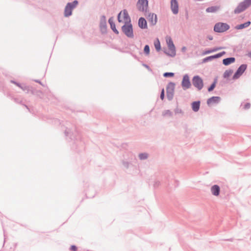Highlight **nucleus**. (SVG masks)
I'll use <instances>...</instances> for the list:
<instances>
[{"mask_svg": "<svg viewBox=\"0 0 251 251\" xmlns=\"http://www.w3.org/2000/svg\"><path fill=\"white\" fill-rule=\"evenodd\" d=\"M209 39L210 40H212V37H209Z\"/></svg>", "mask_w": 251, "mask_h": 251, "instance_id": "c9c22d12", "label": "nucleus"}, {"mask_svg": "<svg viewBox=\"0 0 251 251\" xmlns=\"http://www.w3.org/2000/svg\"><path fill=\"white\" fill-rule=\"evenodd\" d=\"M220 100L221 98L220 97H212L207 100V104L210 106H212L218 103Z\"/></svg>", "mask_w": 251, "mask_h": 251, "instance_id": "9d476101", "label": "nucleus"}, {"mask_svg": "<svg viewBox=\"0 0 251 251\" xmlns=\"http://www.w3.org/2000/svg\"><path fill=\"white\" fill-rule=\"evenodd\" d=\"M122 30L124 33L128 37H133V29L131 23L124 25L122 26Z\"/></svg>", "mask_w": 251, "mask_h": 251, "instance_id": "39448f33", "label": "nucleus"}, {"mask_svg": "<svg viewBox=\"0 0 251 251\" xmlns=\"http://www.w3.org/2000/svg\"><path fill=\"white\" fill-rule=\"evenodd\" d=\"M215 86H216V82H214L210 86V87L208 88V91L210 92V91H212L214 89V88L215 87Z\"/></svg>", "mask_w": 251, "mask_h": 251, "instance_id": "bb28decb", "label": "nucleus"}, {"mask_svg": "<svg viewBox=\"0 0 251 251\" xmlns=\"http://www.w3.org/2000/svg\"><path fill=\"white\" fill-rule=\"evenodd\" d=\"M139 26L142 28H145L147 27V22L143 18H140L138 22Z\"/></svg>", "mask_w": 251, "mask_h": 251, "instance_id": "2eb2a0df", "label": "nucleus"}, {"mask_svg": "<svg viewBox=\"0 0 251 251\" xmlns=\"http://www.w3.org/2000/svg\"><path fill=\"white\" fill-rule=\"evenodd\" d=\"M163 114L164 116L169 115V116H171V112L169 111H166L164 112Z\"/></svg>", "mask_w": 251, "mask_h": 251, "instance_id": "2f4dec72", "label": "nucleus"}, {"mask_svg": "<svg viewBox=\"0 0 251 251\" xmlns=\"http://www.w3.org/2000/svg\"><path fill=\"white\" fill-rule=\"evenodd\" d=\"M118 19L119 23L124 24V25L130 23V18L127 13V12L124 10L121 11L118 15Z\"/></svg>", "mask_w": 251, "mask_h": 251, "instance_id": "f257e3e1", "label": "nucleus"}, {"mask_svg": "<svg viewBox=\"0 0 251 251\" xmlns=\"http://www.w3.org/2000/svg\"><path fill=\"white\" fill-rule=\"evenodd\" d=\"M154 47L158 51L160 50V49H161L160 44V42L158 39H156L154 41Z\"/></svg>", "mask_w": 251, "mask_h": 251, "instance_id": "4be33fe9", "label": "nucleus"}, {"mask_svg": "<svg viewBox=\"0 0 251 251\" xmlns=\"http://www.w3.org/2000/svg\"><path fill=\"white\" fill-rule=\"evenodd\" d=\"M233 73V71L231 70H226L224 74V76L225 78H227L230 76Z\"/></svg>", "mask_w": 251, "mask_h": 251, "instance_id": "5701e85b", "label": "nucleus"}, {"mask_svg": "<svg viewBox=\"0 0 251 251\" xmlns=\"http://www.w3.org/2000/svg\"><path fill=\"white\" fill-rule=\"evenodd\" d=\"M225 53H226V52L225 51H223L222 52L216 54L215 55L209 56V57H207L206 58H205V60H211V59H212L218 58L221 57L223 55H224Z\"/></svg>", "mask_w": 251, "mask_h": 251, "instance_id": "dca6fc26", "label": "nucleus"}, {"mask_svg": "<svg viewBox=\"0 0 251 251\" xmlns=\"http://www.w3.org/2000/svg\"><path fill=\"white\" fill-rule=\"evenodd\" d=\"M164 97V89H163L162 90L161 93L160 98H161V100H163Z\"/></svg>", "mask_w": 251, "mask_h": 251, "instance_id": "c756f323", "label": "nucleus"}, {"mask_svg": "<svg viewBox=\"0 0 251 251\" xmlns=\"http://www.w3.org/2000/svg\"><path fill=\"white\" fill-rule=\"evenodd\" d=\"M235 59L234 57H230L224 59L223 61V64L225 65H228L233 62H234Z\"/></svg>", "mask_w": 251, "mask_h": 251, "instance_id": "f3484780", "label": "nucleus"}, {"mask_svg": "<svg viewBox=\"0 0 251 251\" xmlns=\"http://www.w3.org/2000/svg\"><path fill=\"white\" fill-rule=\"evenodd\" d=\"M229 28V26L223 23H218L214 26V30L215 31L217 32H223L228 30Z\"/></svg>", "mask_w": 251, "mask_h": 251, "instance_id": "20e7f679", "label": "nucleus"}, {"mask_svg": "<svg viewBox=\"0 0 251 251\" xmlns=\"http://www.w3.org/2000/svg\"><path fill=\"white\" fill-rule=\"evenodd\" d=\"M193 84L196 87L198 90H201L203 86V80L199 76H195L192 79Z\"/></svg>", "mask_w": 251, "mask_h": 251, "instance_id": "423d86ee", "label": "nucleus"}, {"mask_svg": "<svg viewBox=\"0 0 251 251\" xmlns=\"http://www.w3.org/2000/svg\"><path fill=\"white\" fill-rule=\"evenodd\" d=\"M71 250L73 251H76L77 250V248L75 246V245H72L71 247Z\"/></svg>", "mask_w": 251, "mask_h": 251, "instance_id": "7c9ffc66", "label": "nucleus"}, {"mask_svg": "<svg viewBox=\"0 0 251 251\" xmlns=\"http://www.w3.org/2000/svg\"><path fill=\"white\" fill-rule=\"evenodd\" d=\"M167 96L169 100H171L173 97V83H170L167 88Z\"/></svg>", "mask_w": 251, "mask_h": 251, "instance_id": "f8f14e48", "label": "nucleus"}, {"mask_svg": "<svg viewBox=\"0 0 251 251\" xmlns=\"http://www.w3.org/2000/svg\"><path fill=\"white\" fill-rule=\"evenodd\" d=\"M247 69V65L245 64H243L241 65L239 68L238 69L237 71L234 75L233 76V79H236L238 78L245 72V71Z\"/></svg>", "mask_w": 251, "mask_h": 251, "instance_id": "6e6552de", "label": "nucleus"}, {"mask_svg": "<svg viewBox=\"0 0 251 251\" xmlns=\"http://www.w3.org/2000/svg\"><path fill=\"white\" fill-rule=\"evenodd\" d=\"M244 107H245V109L249 108H250V103H246V104L245 105Z\"/></svg>", "mask_w": 251, "mask_h": 251, "instance_id": "72a5a7b5", "label": "nucleus"}, {"mask_svg": "<svg viewBox=\"0 0 251 251\" xmlns=\"http://www.w3.org/2000/svg\"><path fill=\"white\" fill-rule=\"evenodd\" d=\"M250 24H251V22L249 21L244 24L237 25L235 27V28L237 29H243L244 28L249 26L250 25Z\"/></svg>", "mask_w": 251, "mask_h": 251, "instance_id": "aec40b11", "label": "nucleus"}, {"mask_svg": "<svg viewBox=\"0 0 251 251\" xmlns=\"http://www.w3.org/2000/svg\"><path fill=\"white\" fill-rule=\"evenodd\" d=\"M182 87L183 89L186 90L190 88L191 84L190 83L189 77L188 75H185L183 76L182 83Z\"/></svg>", "mask_w": 251, "mask_h": 251, "instance_id": "1a4fd4ad", "label": "nucleus"}, {"mask_svg": "<svg viewBox=\"0 0 251 251\" xmlns=\"http://www.w3.org/2000/svg\"><path fill=\"white\" fill-rule=\"evenodd\" d=\"M167 44L169 49H172L173 48V41L170 36H167L166 38Z\"/></svg>", "mask_w": 251, "mask_h": 251, "instance_id": "412c9836", "label": "nucleus"}, {"mask_svg": "<svg viewBox=\"0 0 251 251\" xmlns=\"http://www.w3.org/2000/svg\"><path fill=\"white\" fill-rule=\"evenodd\" d=\"M147 18L151 25H153L156 24L157 20L156 15L150 13L148 15Z\"/></svg>", "mask_w": 251, "mask_h": 251, "instance_id": "9b49d317", "label": "nucleus"}, {"mask_svg": "<svg viewBox=\"0 0 251 251\" xmlns=\"http://www.w3.org/2000/svg\"><path fill=\"white\" fill-rule=\"evenodd\" d=\"M139 156L141 159H144L147 158L148 155L146 153H141L139 154Z\"/></svg>", "mask_w": 251, "mask_h": 251, "instance_id": "a878e982", "label": "nucleus"}, {"mask_svg": "<svg viewBox=\"0 0 251 251\" xmlns=\"http://www.w3.org/2000/svg\"><path fill=\"white\" fill-rule=\"evenodd\" d=\"M223 49H224V48H223V47L215 48L212 49V51H213V52H215V51H218L219 50H222Z\"/></svg>", "mask_w": 251, "mask_h": 251, "instance_id": "c85d7f7f", "label": "nucleus"}, {"mask_svg": "<svg viewBox=\"0 0 251 251\" xmlns=\"http://www.w3.org/2000/svg\"><path fill=\"white\" fill-rule=\"evenodd\" d=\"M250 5H251V0H245L238 5L234 12L235 13H239L245 10Z\"/></svg>", "mask_w": 251, "mask_h": 251, "instance_id": "7ed1b4c3", "label": "nucleus"}, {"mask_svg": "<svg viewBox=\"0 0 251 251\" xmlns=\"http://www.w3.org/2000/svg\"><path fill=\"white\" fill-rule=\"evenodd\" d=\"M171 7H173V0H171Z\"/></svg>", "mask_w": 251, "mask_h": 251, "instance_id": "f704fd0d", "label": "nucleus"}, {"mask_svg": "<svg viewBox=\"0 0 251 251\" xmlns=\"http://www.w3.org/2000/svg\"><path fill=\"white\" fill-rule=\"evenodd\" d=\"M211 52H213V51H212V50H206L204 51V54H209Z\"/></svg>", "mask_w": 251, "mask_h": 251, "instance_id": "473e14b6", "label": "nucleus"}, {"mask_svg": "<svg viewBox=\"0 0 251 251\" xmlns=\"http://www.w3.org/2000/svg\"><path fill=\"white\" fill-rule=\"evenodd\" d=\"M219 8H220V7L218 6H211V7L207 8L206 9V11L207 12L213 13V12H215L217 11L219 9Z\"/></svg>", "mask_w": 251, "mask_h": 251, "instance_id": "6ab92c4d", "label": "nucleus"}, {"mask_svg": "<svg viewBox=\"0 0 251 251\" xmlns=\"http://www.w3.org/2000/svg\"><path fill=\"white\" fill-rule=\"evenodd\" d=\"M144 52L147 54L149 55L150 54V47L148 45H146L144 49Z\"/></svg>", "mask_w": 251, "mask_h": 251, "instance_id": "393cba45", "label": "nucleus"}, {"mask_svg": "<svg viewBox=\"0 0 251 251\" xmlns=\"http://www.w3.org/2000/svg\"><path fill=\"white\" fill-rule=\"evenodd\" d=\"M108 22L109 23V24L110 25V26H111V28L112 29V30L116 34H118L119 33V32L117 30L116 28V25H115V24L114 22V19L112 17L110 18L109 20H108Z\"/></svg>", "mask_w": 251, "mask_h": 251, "instance_id": "4468645a", "label": "nucleus"}, {"mask_svg": "<svg viewBox=\"0 0 251 251\" xmlns=\"http://www.w3.org/2000/svg\"><path fill=\"white\" fill-rule=\"evenodd\" d=\"M78 4L77 0L74 1L72 3H68L65 7L64 15L68 17L72 14V11Z\"/></svg>", "mask_w": 251, "mask_h": 251, "instance_id": "f03ea898", "label": "nucleus"}, {"mask_svg": "<svg viewBox=\"0 0 251 251\" xmlns=\"http://www.w3.org/2000/svg\"><path fill=\"white\" fill-rule=\"evenodd\" d=\"M137 7L141 11H146L148 7V1L147 0H139L137 3Z\"/></svg>", "mask_w": 251, "mask_h": 251, "instance_id": "0eeeda50", "label": "nucleus"}, {"mask_svg": "<svg viewBox=\"0 0 251 251\" xmlns=\"http://www.w3.org/2000/svg\"><path fill=\"white\" fill-rule=\"evenodd\" d=\"M200 102L194 101L192 103V108L194 111L197 112L200 109Z\"/></svg>", "mask_w": 251, "mask_h": 251, "instance_id": "a211bd4d", "label": "nucleus"}, {"mask_svg": "<svg viewBox=\"0 0 251 251\" xmlns=\"http://www.w3.org/2000/svg\"><path fill=\"white\" fill-rule=\"evenodd\" d=\"M178 5L176 0H174V14H177L178 13Z\"/></svg>", "mask_w": 251, "mask_h": 251, "instance_id": "b1692460", "label": "nucleus"}, {"mask_svg": "<svg viewBox=\"0 0 251 251\" xmlns=\"http://www.w3.org/2000/svg\"><path fill=\"white\" fill-rule=\"evenodd\" d=\"M220 188L217 185H213L211 188V191L212 194L215 196L219 195Z\"/></svg>", "mask_w": 251, "mask_h": 251, "instance_id": "ddd939ff", "label": "nucleus"}, {"mask_svg": "<svg viewBox=\"0 0 251 251\" xmlns=\"http://www.w3.org/2000/svg\"><path fill=\"white\" fill-rule=\"evenodd\" d=\"M164 77H172L173 76V73H165L163 75Z\"/></svg>", "mask_w": 251, "mask_h": 251, "instance_id": "cd10ccee", "label": "nucleus"}]
</instances>
